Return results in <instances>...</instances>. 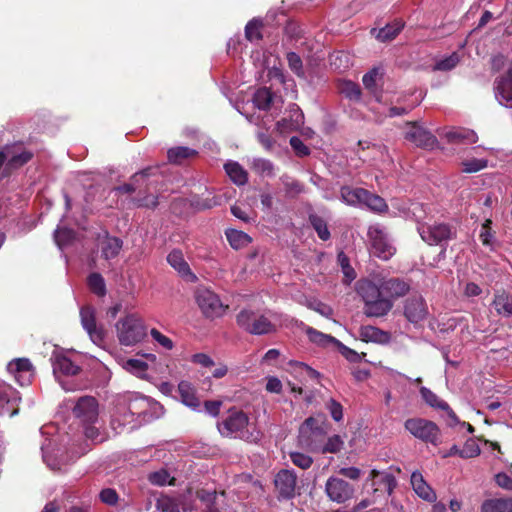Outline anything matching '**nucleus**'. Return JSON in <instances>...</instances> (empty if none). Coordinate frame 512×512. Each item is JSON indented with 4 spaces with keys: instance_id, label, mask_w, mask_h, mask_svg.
Here are the masks:
<instances>
[{
    "instance_id": "obj_1",
    "label": "nucleus",
    "mask_w": 512,
    "mask_h": 512,
    "mask_svg": "<svg viewBox=\"0 0 512 512\" xmlns=\"http://www.w3.org/2000/svg\"><path fill=\"white\" fill-rule=\"evenodd\" d=\"M356 291L364 302V314L368 317H383L393 307L391 299L384 293L381 284L370 280H359L356 284Z\"/></svg>"
},
{
    "instance_id": "obj_2",
    "label": "nucleus",
    "mask_w": 512,
    "mask_h": 512,
    "mask_svg": "<svg viewBox=\"0 0 512 512\" xmlns=\"http://www.w3.org/2000/svg\"><path fill=\"white\" fill-rule=\"evenodd\" d=\"M403 216L414 219L418 222L417 230L421 238L429 245H438L453 237V231L448 224L438 223L426 225L421 223L422 213H424L423 205L419 203H411L407 210H404Z\"/></svg>"
},
{
    "instance_id": "obj_3",
    "label": "nucleus",
    "mask_w": 512,
    "mask_h": 512,
    "mask_svg": "<svg viewBox=\"0 0 512 512\" xmlns=\"http://www.w3.org/2000/svg\"><path fill=\"white\" fill-rule=\"evenodd\" d=\"M217 427L224 437L238 438L248 442H254L259 438V433L251 427L249 417L243 411L230 410L228 416L219 422Z\"/></svg>"
},
{
    "instance_id": "obj_4",
    "label": "nucleus",
    "mask_w": 512,
    "mask_h": 512,
    "mask_svg": "<svg viewBox=\"0 0 512 512\" xmlns=\"http://www.w3.org/2000/svg\"><path fill=\"white\" fill-rule=\"evenodd\" d=\"M76 418L84 426V434L88 439L101 441L99 430L94 426L98 421V403L94 397L84 396L78 399L73 409Z\"/></svg>"
},
{
    "instance_id": "obj_5",
    "label": "nucleus",
    "mask_w": 512,
    "mask_h": 512,
    "mask_svg": "<svg viewBox=\"0 0 512 512\" xmlns=\"http://www.w3.org/2000/svg\"><path fill=\"white\" fill-rule=\"evenodd\" d=\"M117 338L121 345L133 346L146 335L142 320L135 314L121 318L115 325Z\"/></svg>"
},
{
    "instance_id": "obj_6",
    "label": "nucleus",
    "mask_w": 512,
    "mask_h": 512,
    "mask_svg": "<svg viewBox=\"0 0 512 512\" xmlns=\"http://www.w3.org/2000/svg\"><path fill=\"white\" fill-rule=\"evenodd\" d=\"M116 401L120 403L121 410L127 409L133 416L142 420V423L151 417L150 411L158 406V403L150 398L131 392L118 396Z\"/></svg>"
},
{
    "instance_id": "obj_7",
    "label": "nucleus",
    "mask_w": 512,
    "mask_h": 512,
    "mask_svg": "<svg viewBox=\"0 0 512 512\" xmlns=\"http://www.w3.org/2000/svg\"><path fill=\"white\" fill-rule=\"evenodd\" d=\"M368 239L371 253L374 256L382 260H388L395 254L396 249L382 226L378 224L370 226L368 229Z\"/></svg>"
},
{
    "instance_id": "obj_8",
    "label": "nucleus",
    "mask_w": 512,
    "mask_h": 512,
    "mask_svg": "<svg viewBox=\"0 0 512 512\" xmlns=\"http://www.w3.org/2000/svg\"><path fill=\"white\" fill-rule=\"evenodd\" d=\"M195 299L199 309L207 318L221 317L228 308L216 293L207 288H198L195 292Z\"/></svg>"
},
{
    "instance_id": "obj_9",
    "label": "nucleus",
    "mask_w": 512,
    "mask_h": 512,
    "mask_svg": "<svg viewBox=\"0 0 512 512\" xmlns=\"http://www.w3.org/2000/svg\"><path fill=\"white\" fill-rule=\"evenodd\" d=\"M237 324L245 331L262 335L275 331V326L264 315L244 309L237 315Z\"/></svg>"
},
{
    "instance_id": "obj_10",
    "label": "nucleus",
    "mask_w": 512,
    "mask_h": 512,
    "mask_svg": "<svg viewBox=\"0 0 512 512\" xmlns=\"http://www.w3.org/2000/svg\"><path fill=\"white\" fill-rule=\"evenodd\" d=\"M404 426L415 438L433 445L438 443L439 428L432 421L422 418H411L405 421Z\"/></svg>"
},
{
    "instance_id": "obj_11",
    "label": "nucleus",
    "mask_w": 512,
    "mask_h": 512,
    "mask_svg": "<svg viewBox=\"0 0 512 512\" xmlns=\"http://www.w3.org/2000/svg\"><path fill=\"white\" fill-rule=\"evenodd\" d=\"M54 376L59 379L60 375L74 376L80 371V367L75 364L64 352L54 351L51 356ZM65 391H74L75 387L68 385L64 381L58 380Z\"/></svg>"
},
{
    "instance_id": "obj_12",
    "label": "nucleus",
    "mask_w": 512,
    "mask_h": 512,
    "mask_svg": "<svg viewBox=\"0 0 512 512\" xmlns=\"http://www.w3.org/2000/svg\"><path fill=\"white\" fill-rule=\"evenodd\" d=\"M142 425V420L133 416L127 409H120V403L115 402L113 413L111 416V428L117 434L130 432Z\"/></svg>"
},
{
    "instance_id": "obj_13",
    "label": "nucleus",
    "mask_w": 512,
    "mask_h": 512,
    "mask_svg": "<svg viewBox=\"0 0 512 512\" xmlns=\"http://www.w3.org/2000/svg\"><path fill=\"white\" fill-rule=\"evenodd\" d=\"M80 318L82 327L89 335L91 341L100 346L104 341L105 331L96 322L95 309L91 306L82 307L80 309Z\"/></svg>"
},
{
    "instance_id": "obj_14",
    "label": "nucleus",
    "mask_w": 512,
    "mask_h": 512,
    "mask_svg": "<svg viewBox=\"0 0 512 512\" xmlns=\"http://www.w3.org/2000/svg\"><path fill=\"white\" fill-rule=\"evenodd\" d=\"M325 491L328 498L336 503H344L354 494V488L345 480L337 477H330L327 480Z\"/></svg>"
},
{
    "instance_id": "obj_15",
    "label": "nucleus",
    "mask_w": 512,
    "mask_h": 512,
    "mask_svg": "<svg viewBox=\"0 0 512 512\" xmlns=\"http://www.w3.org/2000/svg\"><path fill=\"white\" fill-rule=\"evenodd\" d=\"M19 401L18 392L12 386L0 380V415H9L10 417L16 415Z\"/></svg>"
},
{
    "instance_id": "obj_16",
    "label": "nucleus",
    "mask_w": 512,
    "mask_h": 512,
    "mask_svg": "<svg viewBox=\"0 0 512 512\" xmlns=\"http://www.w3.org/2000/svg\"><path fill=\"white\" fill-rule=\"evenodd\" d=\"M274 483L279 493V497L283 499H291L295 496L297 476L293 471H279L275 477Z\"/></svg>"
},
{
    "instance_id": "obj_17",
    "label": "nucleus",
    "mask_w": 512,
    "mask_h": 512,
    "mask_svg": "<svg viewBox=\"0 0 512 512\" xmlns=\"http://www.w3.org/2000/svg\"><path fill=\"white\" fill-rule=\"evenodd\" d=\"M7 370L21 386L29 384L34 376L33 366L27 358L10 361Z\"/></svg>"
},
{
    "instance_id": "obj_18",
    "label": "nucleus",
    "mask_w": 512,
    "mask_h": 512,
    "mask_svg": "<svg viewBox=\"0 0 512 512\" xmlns=\"http://www.w3.org/2000/svg\"><path fill=\"white\" fill-rule=\"evenodd\" d=\"M184 510L200 509L202 512H220L219 495L216 491L199 490L196 493L194 506L183 505Z\"/></svg>"
},
{
    "instance_id": "obj_19",
    "label": "nucleus",
    "mask_w": 512,
    "mask_h": 512,
    "mask_svg": "<svg viewBox=\"0 0 512 512\" xmlns=\"http://www.w3.org/2000/svg\"><path fill=\"white\" fill-rule=\"evenodd\" d=\"M404 314L412 323H418L424 320L428 314L424 299L421 296H412L408 298L405 302Z\"/></svg>"
},
{
    "instance_id": "obj_20",
    "label": "nucleus",
    "mask_w": 512,
    "mask_h": 512,
    "mask_svg": "<svg viewBox=\"0 0 512 512\" xmlns=\"http://www.w3.org/2000/svg\"><path fill=\"white\" fill-rule=\"evenodd\" d=\"M405 137L416 146L423 148H433L437 142L434 135L415 124L409 126Z\"/></svg>"
},
{
    "instance_id": "obj_21",
    "label": "nucleus",
    "mask_w": 512,
    "mask_h": 512,
    "mask_svg": "<svg viewBox=\"0 0 512 512\" xmlns=\"http://www.w3.org/2000/svg\"><path fill=\"white\" fill-rule=\"evenodd\" d=\"M6 169H16L27 163L32 158V153L22 147L20 144H15L6 147Z\"/></svg>"
},
{
    "instance_id": "obj_22",
    "label": "nucleus",
    "mask_w": 512,
    "mask_h": 512,
    "mask_svg": "<svg viewBox=\"0 0 512 512\" xmlns=\"http://www.w3.org/2000/svg\"><path fill=\"white\" fill-rule=\"evenodd\" d=\"M369 479L372 481V486L375 490L383 489L391 495L397 486L395 476L387 471H379L376 469L371 470Z\"/></svg>"
},
{
    "instance_id": "obj_23",
    "label": "nucleus",
    "mask_w": 512,
    "mask_h": 512,
    "mask_svg": "<svg viewBox=\"0 0 512 512\" xmlns=\"http://www.w3.org/2000/svg\"><path fill=\"white\" fill-rule=\"evenodd\" d=\"M410 482L414 492L417 494L418 497L427 502H434L436 500V493L425 481L421 472L414 471L411 474Z\"/></svg>"
},
{
    "instance_id": "obj_24",
    "label": "nucleus",
    "mask_w": 512,
    "mask_h": 512,
    "mask_svg": "<svg viewBox=\"0 0 512 512\" xmlns=\"http://www.w3.org/2000/svg\"><path fill=\"white\" fill-rule=\"evenodd\" d=\"M495 97L501 105L512 107V78L501 77L495 82Z\"/></svg>"
},
{
    "instance_id": "obj_25",
    "label": "nucleus",
    "mask_w": 512,
    "mask_h": 512,
    "mask_svg": "<svg viewBox=\"0 0 512 512\" xmlns=\"http://www.w3.org/2000/svg\"><path fill=\"white\" fill-rule=\"evenodd\" d=\"M384 293L388 299L393 302L395 299L403 297L409 291V285L396 278H391L380 282Z\"/></svg>"
},
{
    "instance_id": "obj_26",
    "label": "nucleus",
    "mask_w": 512,
    "mask_h": 512,
    "mask_svg": "<svg viewBox=\"0 0 512 512\" xmlns=\"http://www.w3.org/2000/svg\"><path fill=\"white\" fill-rule=\"evenodd\" d=\"M287 371L299 382L307 379H318L319 373L305 363L298 361H290L287 364Z\"/></svg>"
},
{
    "instance_id": "obj_27",
    "label": "nucleus",
    "mask_w": 512,
    "mask_h": 512,
    "mask_svg": "<svg viewBox=\"0 0 512 512\" xmlns=\"http://www.w3.org/2000/svg\"><path fill=\"white\" fill-rule=\"evenodd\" d=\"M303 113L296 104L290 106V119H282L277 122L276 126L280 132L296 130L303 124Z\"/></svg>"
},
{
    "instance_id": "obj_28",
    "label": "nucleus",
    "mask_w": 512,
    "mask_h": 512,
    "mask_svg": "<svg viewBox=\"0 0 512 512\" xmlns=\"http://www.w3.org/2000/svg\"><path fill=\"white\" fill-rule=\"evenodd\" d=\"M101 255L104 259L110 260L118 256L122 249L123 242L120 238L106 235L99 243Z\"/></svg>"
},
{
    "instance_id": "obj_29",
    "label": "nucleus",
    "mask_w": 512,
    "mask_h": 512,
    "mask_svg": "<svg viewBox=\"0 0 512 512\" xmlns=\"http://www.w3.org/2000/svg\"><path fill=\"white\" fill-rule=\"evenodd\" d=\"M359 336L361 340L365 342H375L380 344L387 343L390 340L389 333L370 325L360 327Z\"/></svg>"
},
{
    "instance_id": "obj_30",
    "label": "nucleus",
    "mask_w": 512,
    "mask_h": 512,
    "mask_svg": "<svg viewBox=\"0 0 512 512\" xmlns=\"http://www.w3.org/2000/svg\"><path fill=\"white\" fill-rule=\"evenodd\" d=\"M178 391L184 405L193 410H199L200 401L196 396L194 387L189 382L181 381L178 384Z\"/></svg>"
},
{
    "instance_id": "obj_31",
    "label": "nucleus",
    "mask_w": 512,
    "mask_h": 512,
    "mask_svg": "<svg viewBox=\"0 0 512 512\" xmlns=\"http://www.w3.org/2000/svg\"><path fill=\"white\" fill-rule=\"evenodd\" d=\"M492 306L498 315L503 317L512 316V296L505 291L497 292L494 295Z\"/></svg>"
},
{
    "instance_id": "obj_32",
    "label": "nucleus",
    "mask_w": 512,
    "mask_h": 512,
    "mask_svg": "<svg viewBox=\"0 0 512 512\" xmlns=\"http://www.w3.org/2000/svg\"><path fill=\"white\" fill-rule=\"evenodd\" d=\"M168 263L183 277H193L188 263L180 250H173L167 256Z\"/></svg>"
},
{
    "instance_id": "obj_33",
    "label": "nucleus",
    "mask_w": 512,
    "mask_h": 512,
    "mask_svg": "<svg viewBox=\"0 0 512 512\" xmlns=\"http://www.w3.org/2000/svg\"><path fill=\"white\" fill-rule=\"evenodd\" d=\"M224 168L231 181L236 185L240 186L247 183L248 173L238 162L228 161Z\"/></svg>"
},
{
    "instance_id": "obj_34",
    "label": "nucleus",
    "mask_w": 512,
    "mask_h": 512,
    "mask_svg": "<svg viewBox=\"0 0 512 512\" xmlns=\"http://www.w3.org/2000/svg\"><path fill=\"white\" fill-rule=\"evenodd\" d=\"M446 138L450 143H475L478 139L476 133L469 129L457 128L446 133Z\"/></svg>"
},
{
    "instance_id": "obj_35",
    "label": "nucleus",
    "mask_w": 512,
    "mask_h": 512,
    "mask_svg": "<svg viewBox=\"0 0 512 512\" xmlns=\"http://www.w3.org/2000/svg\"><path fill=\"white\" fill-rule=\"evenodd\" d=\"M225 235L230 246L235 250L242 249L252 242V238L241 230L227 229Z\"/></svg>"
},
{
    "instance_id": "obj_36",
    "label": "nucleus",
    "mask_w": 512,
    "mask_h": 512,
    "mask_svg": "<svg viewBox=\"0 0 512 512\" xmlns=\"http://www.w3.org/2000/svg\"><path fill=\"white\" fill-rule=\"evenodd\" d=\"M481 512H512V498L486 500L481 506Z\"/></svg>"
},
{
    "instance_id": "obj_37",
    "label": "nucleus",
    "mask_w": 512,
    "mask_h": 512,
    "mask_svg": "<svg viewBox=\"0 0 512 512\" xmlns=\"http://www.w3.org/2000/svg\"><path fill=\"white\" fill-rule=\"evenodd\" d=\"M367 196V190L362 188H341V198L348 205H362L363 200Z\"/></svg>"
},
{
    "instance_id": "obj_38",
    "label": "nucleus",
    "mask_w": 512,
    "mask_h": 512,
    "mask_svg": "<svg viewBox=\"0 0 512 512\" xmlns=\"http://www.w3.org/2000/svg\"><path fill=\"white\" fill-rule=\"evenodd\" d=\"M306 334L309 340L321 347H328L330 345L337 346L339 340L329 334L322 333L312 327H307Z\"/></svg>"
},
{
    "instance_id": "obj_39",
    "label": "nucleus",
    "mask_w": 512,
    "mask_h": 512,
    "mask_svg": "<svg viewBox=\"0 0 512 512\" xmlns=\"http://www.w3.org/2000/svg\"><path fill=\"white\" fill-rule=\"evenodd\" d=\"M197 154L196 150L189 147L179 146L168 150L167 157L171 163L180 164L183 160L193 157Z\"/></svg>"
},
{
    "instance_id": "obj_40",
    "label": "nucleus",
    "mask_w": 512,
    "mask_h": 512,
    "mask_svg": "<svg viewBox=\"0 0 512 512\" xmlns=\"http://www.w3.org/2000/svg\"><path fill=\"white\" fill-rule=\"evenodd\" d=\"M272 101L273 93L266 87L259 88L254 93L253 103L260 110H268Z\"/></svg>"
},
{
    "instance_id": "obj_41",
    "label": "nucleus",
    "mask_w": 512,
    "mask_h": 512,
    "mask_svg": "<svg viewBox=\"0 0 512 512\" xmlns=\"http://www.w3.org/2000/svg\"><path fill=\"white\" fill-rule=\"evenodd\" d=\"M402 28L403 23L400 21L388 24L377 32L376 38L381 42L390 41L400 33Z\"/></svg>"
},
{
    "instance_id": "obj_42",
    "label": "nucleus",
    "mask_w": 512,
    "mask_h": 512,
    "mask_svg": "<svg viewBox=\"0 0 512 512\" xmlns=\"http://www.w3.org/2000/svg\"><path fill=\"white\" fill-rule=\"evenodd\" d=\"M344 446V440L339 435H333L327 439V442L322 447L313 446V451L321 453H338Z\"/></svg>"
},
{
    "instance_id": "obj_43",
    "label": "nucleus",
    "mask_w": 512,
    "mask_h": 512,
    "mask_svg": "<svg viewBox=\"0 0 512 512\" xmlns=\"http://www.w3.org/2000/svg\"><path fill=\"white\" fill-rule=\"evenodd\" d=\"M155 507L157 512H180L179 504L176 500L166 495H160L155 498Z\"/></svg>"
},
{
    "instance_id": "obj_44",
    "label": "nucleus",
    "mask_w": 512,
    "mask_h": 512,
    "mask_svg": "<svg viewBox=\"0 0 512 512\" xmlns=\"http://www.w3.org/2000/svg\"><path fill=\"white\" fill-rule=\"evenodd\" d=\"M420 394L423 400L431 407L438 408L441 410H449V405L438 398V396L426 387L420 388Z\"/></svg>"
},
{
    "instance_id": "obj_45",
    "label": "nucleus",
    "mask_w": 512,
    "mask_h": 512,
    "mask_svg": "<svg viewBox=\"0 0 512 512\" xmlns=\"http://www.w3.org/2000/svg\"><path fill=\"white\" fill-rule=\"evenodd\" d=\"M252 169L261 176H274V166L270 160L264 158H255L252 161Z\"/></svg>"
},
{
    "instance_id": "obj_46",
    "label": "nucleus",
    "mask_w": 512,
    "mask_h": 512,
    "mask_svg": "<svg viewBox=\"0 0 512 512\" xmlns=\"http://www.w3.org/2000/svg\"><path fill=\"white\" fill-rule=\"evenodd\" d=\"M362 205H365L376 212H383L387 209L385 200L378 195L370 193L369 191H367V196H365Z\"/></svg>"
},
{
    "instance_id": "obj_47",
    "label": "nucleus",
    "mask_w": 512,
    "mask_h": 512,
    "mask_svg": "<svg viewBox=\"0 0 512 512\" xmlns=\"http://www.w3.org/2000/svg\"><path fill=\"white\" fill-rule=\"evenodd\" d=\"M339 91L350 100H359L361 96L359 85L352 81H342L339 84Z\"/></svg>"
},
{
    "instance_id": "obj_48",
    "label": "nucleus",
    "mask_w": 512,
    "mask_h": 512,
    "mask_svg": "<svg viewBox=\"0 0 512 512\" xmlns=\"http://www.w3.org/2000/svg\"><path fill=\"white\" fill-rule=\"evenodd\" d=\"M88 285L93 293L98 296H104L106 294V285L104 278L99 273H92L88 277Z\"/></svg>"
},
{
    "instance_id": "obj_49",
    "label": "nucleus",
    "mask_w": 512,
    "mask_h": 512,
    "mask_svg": "<svg viewBox=\"0 0 512 512\" xmlns=\"http://www.w3.org/2000/svg\"><path fill=\"white\" fill-rule=\"evenodd\" d=\"M74 237V231L66 227H58L54 232V240L60 248L69 244Z\"/></svg>"
},
{
    "instance_id": "obj_50",
    "label": "nucleus",
    "mask_w": 512,
    "mask_h": 512,
    "mask_svg": "<svg viewBox=\"0 0 512 512\" xmlns=\"http://www.w3.org/2000/svg\"><path fill=\"white\" fill-rule=\"evenodd\" d=\"M492 220L486 219L481 227L479 238L484 246L492 247L495 242L494 232L491 229Z\"/></svg>"
},
{
    "instance_id": "obj_51",
    "label": "nucleus",
    "mask_w": 512,
    "mask_h": 512,
    "mask_svg": "<svg viewBox=\"0 0 512 512\" xmlns=\"http://www.w3.org/2000/svg\"><path fill=\"white\" fill-rule=\"evenodd\" d=\"M459 61V55L454 52L451 55L437 61L436 64L434 65V70L450 71L457 66Z\"/></svg>"
},
{
    "instance_id": "obj_52",
    "label": "nucleus",
    "mask_w": 512,
    "mask_h": 512,
    "mask_svg": "<svg viewBox=\"0 0 512 512\" xmlns=\"http://www.w3.org/2000/svg\"><path fill=\"white\" fill-rule=\"evenodd\" d=\"M463 172L475 173L487 167L488 161L486 159L471 158L462 161Z\"/></svg>"
},
{
    "instance_id": "obj_53",
    "label": "nucleus",
    "mask_w": 512,
    "mask_h": 512,
    "mask_svg": "<svg viewBox=\"0 0 512 512\" xmlns=\"http://www.w3.org/2000/svg\"><path fill=\"white\" fill-rule=\"evenodd\" d=\"M481 450L474 439H468L464 446L461 448V451H459V456L461 458H473L480 454Z\"/></svg>"
},
{
    "instance_id": "obj_54",
    "label": "nucleus",
    "mask_w": 512,
    "mask_h": 512,
    "mask_svg": "<svg viewBox=\"0 0 512 512\" xmlns=\"http://www.w3.org/2000/svg\"><path fill=\"white\" fill-rule=\"evenodd\" d=\"M310 221L321 240L326 241L330 238V232L328 230L327 224L322 218L318 216H311Z\"/></svg>"
},
{
    "instance_id": "obj_55",
    "label": "nucleus",
    "mask_w": 512,
    "mask_h": 512,
    "mask_svg": "<svg viewBox=\"0 0 512 512\" xmlns=\"http://www.w3.org/2000/svg\"><path fill=\"white\" fill-rule=\"evenodd\" d=\"M280 180H281L287 194L297 195L303 191L302 185L297 180L293 179L292 177H290L288 175H283L280 178Z\"/></svg>"
},
{
    "instance_id": "obj_56",
    "label": "nucleus",
    "mask_w": 512,
    "mask_h": 512,
    "mask_svg": "<svg viewBox=\"0 0 512 512\" xmlns=\"http://www.w3.org/2000/svg\"><path fill=\"white\" fill-rule=\"evenodd\" d=\"M261 21L253 19L249 21L245 27V36L249 41H256L261 39Z\"/></svg>"
},
{
    "instance_id": "obj_57",
    "label": "nucleus",
    "mask_w": 512,
    "mask_h": 512,
    "mask_svg": "<svg viewBox=\"0 0 512 512\" xmlns=\"http://www.w3.org/2000/svg\"><path fill=\"white\" fill-rule=\"evenodd\" d=\"M151 338L164 350H172L174 347L173 341L166 335L162 334L159 330L153 328L150 331Z\"/></svg>"
},
{
    "instance_id": "obj_58",
    "label": "nucleus",
    "mask_w": 512,
    "mask_h": 512,
    "mask_svg": "<svg viewBox=\"0 0 512 512\" xmlns=\"http://www.w3.org/2000/svg\"><path fill=\"white\" fill-rule=\"evenodd\" d=\"M290 459L295 466L304 470L310 468L313 463L312 457L301 452H291Z\"/></svg>"
},
{
    "instance_id": "obj_59",
    "label": "nucleus",
    "mask_w": 512,
    "mask_h": 512,
    "mask_svg": "<svg viewBox=\"0 0 512 512\" xmlns=\"http://www.w3.org/2000/svg\"><path fill=\"white\" fill-rule=\"evenodd\" d=\"M99 499L106 505L115 506L119 501V495L115 489L105 488L100 491Z\"/></svg>"
},
{
    "instance_id": "obj_60",
    "label": "nucleus",
    "mask_w": 512,
    "mask_h": 512,
    "mask_svg": "<svg viewBox=\"0 0 512 512\" xmlns=\"http://www.w3.org/2000/svg\"><path fill=\"white\" fill-rule=\"evenodd\" d=\"M287 61L290 69L297 75V76H304V70L302 65V60L300 56L294 52H289L287 54Z\"/></svg>"
},
{
    "instance_id": "obj_61",
    "label": "nucleus",
    "mask_w": 512,
    "mask_h": 512,
    "mask_svg": "<svg viewBox=\"0 0 512 512\" xmlns=\"http://www.w3.org/2000/svg\"><path fill=\"white\" fill-rule=\"evenodd\" d=\"M306 305L308 306V308L316 311L317 313L321 314L324 317H330L333 313V310L330 306L320 302L317 299L307 300Z\"/></svg>"
},
{
    "instance_id": "obj_62",
    "label": "nucleus",
    "mask_w": 512,
    "mask_h": 512,
    "mask_svg": "<svg viewBox=\"0 0 512 512\" xmlns=\"http://www.w3.org/2000/svg\"><path fill=\"white\" fill-rule=\"evenodd\" d=\"M338 262L342 268V271L346 277L347 282H351L356 276L355 271L350 266L349 259L343 252H340L338 254Z\"/></svg>"
},
{
    "instance_id": "obj_63",
    "label": "nucleus",
    "mask_w": 512,
    "mask_h": 512,
    "mask_svg": "<svg viewBox=\"0 0 512 512\" xmlns=\"http://www.w3.org/2000/svg\"><path fill=\"white\" fill-rule=\"evenodd\" d=\"M125 369L133 374L141 375L147 370V363L140 359H129L125 363Z\"/></svg>"
},
{
    "instance_id": "obj_64",
    "label": "nucleus",
    "mask_w": 512,
    "mask_h": 512,
    "mask_svg": "<svg viewBox=\"0 0 512 512\" xmlns=\"http://www.w3.org/2000/svg\"><path fill=\"white\" fill-rule=\"evenodd\" d=\"M327 409L329 410L330 414H331V417L339 422L340 420H342L343 418V408H342V405L337 402L336 400L334 399H330L328 402H327Z\"/></svg>"
}]
</instances>
